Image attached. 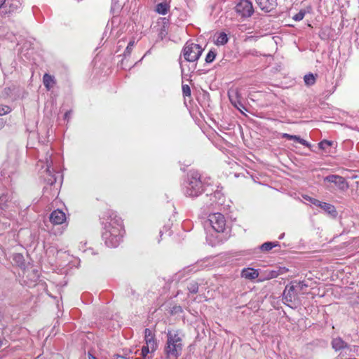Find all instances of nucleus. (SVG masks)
Instances as JSON below:
<instances>
[{"mask_svg": "<svg viewBox=\"0 0 359 359\" xmlns=\"http://www.w3.org/2000/svg\"><path fill=\"white\" fill-rule=\"evenodd\" d=\"M332 144V142H330L329 140H324L319 143V147H320V149L325 150V149H327L328 147H331Z\"/></svg>", "mask_w": 359, "mask_h": 359, "instance_id": "c756f323", "label": "nucleus"}, {"mask_svg": "<svg viewBox=\"0 0 359 359\" xmlns=\"http://www.w3.org/2000/svg\"><path fill=\"white\" fill-rule=\"evenodd\" d=\"M169 8L170 6L166 2H162L156 5L155 11L159 14L165 15Z\"/></svg>", "mask_w": 359, "mask_h": 359, "instance_id": "aec40b11", "label": "nucleus"}, {"mask_svg": "<svg viewBox=\"0 0 359 359\" xmlns=\"http://www.w3.org/2000/svg\"><path fill=\"white\" fill-rule=\"evenodd\" d=\"M52 155H53V153L51 151H47L44 159L40 160V161H39L41 163L44 164L46 166L45 171L47 175V177H46L45 180L50 185H53L57 181V177H55V175L53 173L54 170H53V168H52V165H53Z\"/></svg>", "mask_w": 359, "mask_h": 359, "instance_id": "423d86ee", "label": "nucleus"}, {"mask_svg": "<svg viewBox=\"0 0 359 359\" xmlns=\"http://www.w3.org/2000/svg\"><path fill=\"white\" fill-rule=\"evenodd\" d=\"M149 353H151V348L146 346H143L141 349L140 355H144V356L149 357L148 355Z\"/></svg>", "mask_w": 359, "mask_h": 359, "instance_id": "f704fd0d", "label": "nucleus"}, {"mask_svg": "<svg viewBox=\"0 0 359 359\" xmlns=\"http://www.w3.org/2000/svg\"><path fill=\"white\" fill-rule=\"evenodd\" d=\"M216 57V53L214 50H210L205 57V62L211 63Z\"/></svg>", "mask_w": 359, "mask_h": 359, "instance_id": "bb28decb", "label": "nucleus"}, {"mask_svg": "<svg viewBox=\"0 0 359 359\" xmlns=\"http://www.w3.org/2000/svg\"><path fill=\"white\" fill-rule=\"evenodd\" d=\"M20 7L17 1H14L10 4L8 8L6 6L4 8V10L2 11L3 13L5 14H11L15 12H18L20 10Z\"/></svg>", "mask_w": 359, "mask_h": 359, "instance_id": "6ab92c4d", "label": "nucleus"}, {"mask_svg": "<svg viewBox=\"0 0 359 359\" xmlns=\"http://www.w3.org/2000/svg\"><path fill=\"white\" fill-rule=\"evenodd\" d=\"M241 276L245 279L252 280L259 276V272L257 269L246 268L242 270Z\"/></svg>", "mask_w": 359, "mask_h": 359, "instance_id": "ddd939ff", "label": "nucleus"}, {"mask_svg": "<svg viewBox=\"0 0 359 359\" xmlns=\"http://www.w3.org/2000/svg\"><path fill=\"white\" fill-rule=\"evenodd\" d=\"M11 111L10 107L7 105H0V116L7 114Z\"/></svg>", "mask_w": 359, "mask_h": 359, "instance_id": "2f4dec72", "label": "nucleus"}, {"mask_svg": "<svg viewBox=\"0 0 359 359\" xmlns=\"http://www.w3.org/2000/svg\"><path fill=\"white\" fill-rule=\"evenodd\" d=\"M184 334L180 330H168L164 353L166 359H177L184 348Z\"/></svg>", "mask_w": 359, "mask_h": 359, "instance_id": "f03ea898", "label": "nucleus"}, {"mask_svg": "<svg viewBox=\"0 0 359 359\" xmlns=\"http://www.w3.org/2000/svg\"><path fill=\"white\" fill-rule=\"evenodd\" d=\"M139 358H140L141 359H149V357L144 356V355H140Z\"/></svg>", "mask_w": 359, "mask_h": 359, "instance_id": "a19ab883", "label": "nucleus"}, {"mask_svg": "<svg viewBox=\"0 0 359 359\" xmlns=\"http://www.w3.org/2000/svg\"><path fill=\"white\" fill-rule=\"evenodd\" d=\"M88 357H89V359H97L95 356H93L90 353H88Z\"/></svg>", "mask_w": 359, "mask_h": 359, "instance_id": "79ce46f5", "label": "nucleus"}, {"mask_svg": "<svg viewBox=\"0 0 359 359\" xmlns=\"http://www.w3.org/2000/svg\"><path fill=\"white\" fill-rule=\"evenodd\" d=\"M182 77L184 78V69H182Z\"/></svg>", "mask_w": 359, "mask_h": 359, "instance_id": "de8ad7c7", "label": "nucleus"}, {"mask_svg": "<svg viewBox=\"0 0 359 359\" xmlns=\"http://www.w3.org/2000/svg\"><path fill=\"white\" fill-rule=\"evenodd\" d=\"M125 4V0H112L111 10L118 11Z\"/></svg>", "mask_w": 359, "mask_h": 359, "instance_id": "b1692460", "label": "nucleus"}, {"mask_svg": "<svg viewBox=\"0 0 359 359\" xmlns=\"http://www.w3.org/2000/svg\"><path fill=\"white\" fill-rule=\"evenodd\" d=\"M294 283L287 285L283 292V302L290 308H296L300 304L298 292L295 290Z\"/></svg>", "mask_w": 359, "mask_h": 359, "instance_id": "20e7f679", "label": "nucleus"}, {"mask_svg": "<svg viewBox=\"0 0 359 359\" xmlns=\"http://www.w3.org/2000/svg\"><path fill=\"white\" fill-rule=\"evenodd\" d=\"M211 236H208V237H207V240H208V241L209 242V243H210L212 246H214V245H217V244H219V243H222V241H223V238H219L218 236H217V238H216V240H215V241H212V240H211Z\"/></svg>", "mask_w": 359, "mask_h": 359, "instance_id": "7c9ffc66", "label": "nucleus"}, {"mask_svg": "<svg viewBox=\"0 0 359 359\" xmlns=\"http://www.w3.org/2000/svg\"><path fill=\"white\" fill-rule=\"evenodd\" d=\"M4 345V340L0 338V348Z\"/></svg>", "mask_w": 359, "mask_h": 359, "instance_id": "c03bdc74", "label": "nucleus"}, {"mask_svg": "<svg viewBox=\"0 0 359 359\" xmlns=\"http://www.w3.org/2000/svg\"><path fill=\"white\" fill-rule=\"evenodd\" d=\"M357 299L356 304H359V295L357 296Z\"/></svg>", "mask_w": 359, "mask_h": 359, "instance_id": "49530a36", "label": "nucleus"}, {"mask_svg": "<svg viewBox=\"0 0 359 359\" xmlns=\"http://www.w3.org/2000/svg\"><path fill=\"white\" fill-rule=\"evenodd\" d=\"M260 9L265 12L274 10L277 5V0H255Z\"/></svg>", "mask_w": 359, "mask_h": 359, "instance_id": "9b49d317", "label": "nucleus"}, {"mask_svg": "<svg viewBox=\"0 0 359 359\" xmlns=\"http://www.w3.org/2000/svg\"><path fill=\"white\" fill-rule=\"evenodd\" d=\"M182 92L184 96H190L191 95V90L188 85L183 84L182 85Z\"/></svg>", "mask_w": 359, "mask_h": 359, "instance_id": "72a5a7b5", "label": "nucleus"}, {"mask_svg": "<svg viewBox=\"0 0 359 359\" xmlns=\"http://www.w3.org/2000/svg\"><path fill=\"white\" fill-rule=\"evenodd\" d=\"M229 41L227 35L224 32H221L219 34L215 44L217 46H222L226 44Z\"/></svg>", "mask_w": 359, "mask_h": 359, "instance_id": "412c9836", "label": "nucleus"}, {"mask_svg": "<svg viewBox=\"0 0 359 359\" xmlns=\"http://www.w3.org/2000/svg\"><path fill=\"white\" fill-rule=\"evenodd\" d=\"M3 317H4L3 313H2V312H1V311L0 310V322L2 320Z\"/></svg>", "mask_w": 359, "mask_h": 359, "instance_id": "37998d69", "label": "nucleus"}, {"mask_svg": "<svg viewBox=\"0 0 359 359\" xmlns=\"http://www.w3.org/2000/svg\"><path fill=\"white\" fill-rule=\"evenodd\" d=\"M331 345L335 351H339L347 347V343L345 342L341 338H334L331 341Z\"/></svg>", "mask_w": 359, "mask_h": 359, "instance_id": "4468645a", "label": "nucleus"}, {"mask_svg": "<svg viewBox=\"0 0 359 359\" xmlns=\"http://www.w3.org/2000/svg\"><path fill=\"white\" fill-rule=\"evenodd\" d=\"M43 83L47 90H50L55 84V77L48 74H45L43 76Z\"/></svg>", "mask_w": 359, "mask_h": 359, "instance_id": "dca6fc26", "label": "nucleus"}, {"mask_svg": "<svg viewBox=\"0 0 359 359\" xmlns=\"http://www.w3.org/2000/svg\"><path fill=\"white\" fill-rule=\"evenodd\" d=\"M229 97L231 104L239 111H242V109H245L241 102L238 100L239 94L238 92H236L235 95L229 93Z\"/></svg>", "mask_w": 359, "mask_h": 359, "instance_id": "2eb2a0df", "label": "nucleus"}, {"mask_svg": "<svg viewBox=\"0 0 359 359\" xmlns=\"http://www.w3.org/2000/svg\"><path fill=\"white\" fill-rule=\"evenodd\" d=\"M6 0H0V8L2 7V6L6 3Z\"/></svg>", "mask_w": 359, "mask_h": 359, "instance_id": "ea45409f", "label": "nucleus"}, {"mask_svg": "<svg viewBox=\"0 0 359 359\" xmlns=\"http://www.w3.org/2000/svg\"><path fill=\"white\" fill-rule=\"evenodd\" d=\"M324 182L333 183L338 188V189L345 191L349 186L344 177L337 175H330L324 177Z\"/></svg>", "mask_w": 359, "mask_h": 359, "instance_id": "1a4fd4ad", "label": "nucleus"}, {"mask_svg": "<svg viewBox=\"0 0 359 359\" xmlns=\"http://www.w3.org/2000/svg\"><path fill=\"white\" fill-rule=\"evenodd\" d=\"M50 221L53 224H62L66 220V215L60 210H55L50 215Z\"/></svg>", "mask_w": 359, "mask_h": 359, "instance_id": "f8f14e48", "label": "nucleus"}, {"mask_svg": "<svg viewBox=\"0 0 359 359\" xmlns=\"http://www.w3.org/2000/svg\"><path fill=\"white\" fill-rule=\"evenodd\" d=\"M216 233H223L226 227V220L223 215L217 212L209 215L207 221Z\"/></svg>", "mask_w": 359, "mask_h": 359, "instance_id": "0eeeda50", "label": "nucleus"}, {"mask_svg": "<svg viewBox=\"0 0 359 359\" xmlns=\"http://www.w3.org/2000/svg\"><path fill=\"white\" fill-rule=\"evenodd\" d=\"M70 113H71V111H67V112L65 114V119H68V118H69Z\"/></svg>", "mask_w": 359, "mask_h": 359, "instance_id": "58836bf2", "label": "nucleus"}, {"mask_svg": "<svg viewBox=\"0 0 359 359\" xmlns=\"http://www.w3.org/2000/svg\"><path fill=\"white\" fill-rule=\"evenodd\" d=\"M319 207L330 215L335 216L337 214V211L334 206L330 203L321 202Z\"/></svg>", "mask_w": 359, "mask_h": 359, "instance_id": "a211bd4d", "label": "nucleus"}, {"mask_svg": "<svg viewBox=\"0 0 359 359\" xmlns=\"http://www.w3.org/2000/svg\"><path fill=\"white\" fill-rule=\"evenodd\" d=\"M183 55L188 62H195L198 60L203 53V48L198 44L187 43L183 48Z\"/></svg>", "mask_w": 359, "mask_h": 359, "instance_id": "39448f33", "label": "nucleus"}, {"mask_svg": "<svg viewBox=\"0 0 359 359\" xmlns=\"http://www.w3.org/2000/svg\"><path fill=\"white\" fill-rule=\"evenodd\" d=\"M5 126V121L3 118H0V130L2 129Z\"/></svg>", "mask_w": 359, "mask_h": 359, "instance_id": "4c0bfd02", "label": "nucleus"}, {"mask_svg": "<svg viewBox=\"0 0 359 359\" xmlns=\"http://www.w3.org/2000/svg\"><path fill=\"white\" fill-rule=\"evenodd\" d=\"M306 14V11L304 10L299 11L297 14H295L292 18L295 21H300L302 20Z\"/></svg>", "mask_w": 359, "mask_h": 359, "instance_id": "cd10ccee", "label": "nucleus"}, {"mask_svg": "<svg viewBox=\"0 0 359 359\" xmlns=\"http://www.w3.org/2000/svg\"><path fill=\"white\" fill-rule=\"evenodd\" d=\"M284 236V233H282L280 236H279V239H282Z\"/></svg>", "mask_w": 359, "mask_h": 359, "instance_id": "a18cd8bd", "label": "nucleus"}, {"mask_svg": "<svg viewBox=\"0 0 359 359\" xmlns=\"http://www.w3.org/2000/svg\"><path fill=\"white\" fill-rule=\"evenodd\" d=\"M278 245V243L266 242L260 246V249L263 251H269Z\"/></svg>", "mask_w": 359, "mask_h": 359, "instance_id": "393cba45", "label": "nucleus"}, {"mask_svg": "<svg viewBox=\"0 0 359 359\" xmlns=\"http://www.w3.org/2000/svg\"><path fill=\"white\" fill-rule=\"evenodd\" d=\"M291 283H294V285H295V290H297V292L303 290L305 287H308V285L304 282L293 281Z\"/></svg>", "mask_w": 359, "mask_h": 359, "instance_id": "a878e982", "label": "nucleus"}, {"mask_svg": "<svg viewBox=\"0 0 359 359\" xmlns=\"http://www.w3.org/2000/svg\"><path fill=\"white\" fill-rule=\"evenodd\" d=\"M11 89L10 88H6L2 93H1V97H3V98H7L10 96L11 93Z\"/></svg>", "mask_w": 359, "mask_h": 359, "instance_id": "c9c22d12", "label": "nucleus"}, {"mask_svg": "<svg viewBox=\"0 0 359 359\" xmlns=\"http://www.w3.org/2000/svg\"><path fill=\"white\" fill-rule=\"evenodd\" d=\"M144 341L146 343L145 346L151 348V352L154 353L156 350L158 345L154 334L149 328L144 330Z\"/></svg>", "mask_w": 359, "mask_h": 359, "instance_id": "9d476101", "label": "nucleus"}, {"mask_svg": "<svg viewBox=\"0 0 359 359\" xmlns=\"http://www.w3.org/2000/svg\"><path fill=\"white\" fill-rule=\"evenodd\" d=\"M304 198L317 207H319L321 203V201L309 196L305 197Z\"/></svg>", "mask_w": 359, "mask_h": 359, "instance_id": "473e14b6", "label": "nucleus"}, {"mask_svg": "<svg viewBox=\"0 0 359 359\" xmlns=\"http://www.w3.org/2000/svg\"><path fill=\"white\" fill-rule=\"evenodd\" d=\"M134 46H135V41H130L128 43V46H127V47H126V50L124 51V55L125 56L129 55L131 53L132 50H133Z\"/></svg>", "mask_w": 359, "mask_h": 359, "instance_id": "c85d7f7f", "label": "nucleus"}, {"mask_svg": "<svg viewBox=\"0 0 359 359\" xmlns=\"http://www.w3.org/2000/svg\"><path fill=\"white\" fill-rule=\"evenodd\" d=\"M304 81L306 86H313L316 83V76L312 73L307 74L304 76Z\"/></svg>", "mask_w": 359, "mask_h": 359, "instance_id": "4be33fe9", "label": "nucleus"}, {"mask_svg": "<svg viewBox=\"0 0 359 359\" xmlns=\"http://www.w3.org/2000/svg\"><path fill=\"white\" fill-rule=\"evenodd\" d=\"M200 285L201 283H198L197 281L193 280L188 284L187 288L191 293H197L198 292H201V290L199 288Z\"/></svg>", "mask_w": 359, "mask_h": 359, "instance_id": "5701e85b", "label": "nucleus"}, {"mask_svg": "<svg viewBox=\"0 0 359 359\" xmlns=\"http://www.w3.org/2000/svg\"><path fill=\"white\" fill-rule=\"evenodd\" d=\"M235 11L241 18H249L254 13L252 4L250 0H241L236 6Z\"/></svg>", "mask_w": 359, "mask_h": 359, "instance_id": "6e6552de", "label": "nucleus"}, {"mask_svg": "<svg viewBox=\"0 0 359 359\" xmlns=\"http://www.w3.org/2000/svg\"><path fill=\"white\" fill-rule=\"evenodd\" d=\"M273 277H276V275H273V276H271V278H273Z\"/></svg>", "mask_w": 359, "mask_h": 359, "instance_id": "09e8293b", "label": "nucleus"}, {"mask_svg": "<svg viewBox=\"0 0 359 359\" xmlns=\"http://www.w3.org/2000/svg\"><path fill=\"white\" fill-rule=\"evenodd\" d=\"M184 194L187 196L196 197L203 191V183L198 171H191L184 184Z\"/></svg>", "mask_w": 359, "mask_h": 359, "instance_id": "7ed1b4c3", "label": "nucleus"}, {"mask_svg": "<svg viewBox=\"0 0 359 359\" xmlns=\"http://www.w3.org/2000/svg\"><path fill=\"white\" fill-rule=\"evenodd\" d=\"M280 137L282 138H287L290 140H294L299 143H300L301 144L304 145V146H306V147H309V144L307 141H306L305 140L301 138L299 136H297V135H290V134H287V133H281L280 135Z\"/></svg>", "mask_w": 359, "mask_h": 359, "instance_id": "f3484780", "label": "nucleus"}, {"mask_svg": "<svg viewBox=\"0 0 359 359\" xmlns=\"http://www.w3.org/2000/svg\"><path fill=\"white\" fill-rule=\"evenodd\" d=\"M104 231L102 239L109 248H116L122 241L124 233L123 221L121 217L111 215L102 222Z\"/></svg>", "mask_w": 359, "mask_h": 359, "instance_id": "f257e3e1", "label": "nucleus"}, {"mask_svg": "<svg viewBox=\"0 0 359 359\" xmlns=\"http://www.w3.org/2000/svg\"><path fill=\"white\" fill-rule=\"evenodd\" d=\"M15 259L18 261V262H20V261H22L23 259V257L22 255H20V254H18L15 256Z\"/></svg>", "mask_w": 359, "mask_h": 359, "instance_id": "e433bc0d", "label": "nucleus"}]
</instances>
